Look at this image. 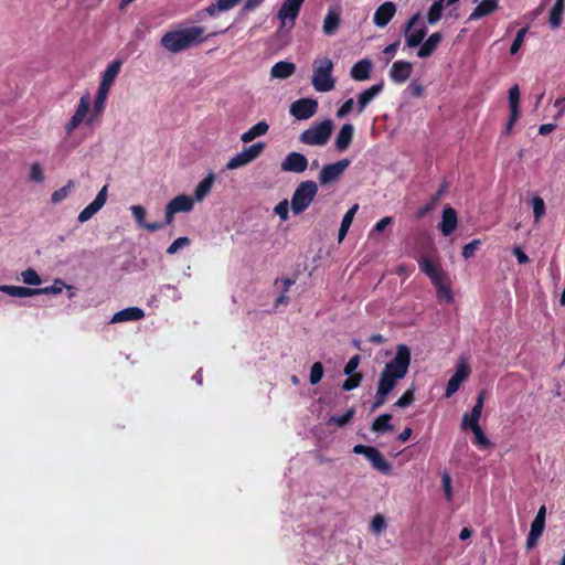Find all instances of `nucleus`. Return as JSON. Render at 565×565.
Here are the masks:
<instances>
[{
	"label": "nucleus",
	"mask_w": 565,
	"mask_h": 565,
	"mask_svg": "<svg viewBox=\"0 0 565 565\" xmlns=\"http://www.w3.org/2000/svg\"><path fill=\"white\" fill-rule=\"evenodd\" d=\"M268 129H269V125L266 121H264V120L259 121V122L255 124L254 126H252L247 131L242 134L241 140L244 143H248V142L253 141L254 139L266 135Z\"/></svg>",
	"instance_id": "obj_32"
},
{
	"label": "nucleus",
	"mask_w": 565,
	"mask_h": 565,
	"mask_svg": "<svg viewBox=\"0 0 565 565\" xmlns=\"http://www.w3.org/2000/svg\"><path fill=\"white\" fill-rule=\"evenodd\" d=\"M303 1L305 0H284L277 13V18L280 20L281 26H286L288 24L290 28L294 26Z\"/></svg>",
	"instance_id": "obj_9"
},
{
	"label": "nucleus",
	"mask_w": 565,
	"mask_h": 565,
	"mask_svg": "<svg viewBox=\"0 0 565 565\" xmlns=\"http://www.w3.org/2000/svg\"><path fill=\"white\" fill-rule=\"evenodd\" d=\"M203 26H190L181 30L166 32L160 43L170 53H179L191 49L206 40Z\"/></svg>",
	"instance_id": "obj_2"
},
{
	"label": "nucleus",
	"mask_w": 565,
	"mask_h": 565,
	"mask_svg": "<svg viewBox=\"0 0 565 565\" xmlns=\"http://www.w3.org/2000/svg\"><path fill=\"white\" fill-rule=\"evenodd\" d=\"M354 414H355V409L353 407H351L344 414H342L340 416H332L329 419V424H335L339 427H343L352 420Z\"/></svg>",
	"instance_id": "obj_44"
},
{
	"label": "nucleus",
	"mask_w": 565,
	"mask_h": 565,
	"mask_svg": "<svg viewBox=\"0 0 565 565\" xmlns=\"http://www.w3.org/2000/svg\"><path fill=\"white\" fill-rule=\"evenodd\" d=\"M318 109L317 100L312 98H300L290 106V114L298 120H306L312 117Z\"/></svg>",
	"instance_id": "obj_10"
},
{
	"label": "nucleus",
	"mask_w": 565,
	"mask_h": 565,
	"mask_svg": "<svg viewBox=\"0 0 565 565\" xmlns=\"http://www.w3.org/2000/svg\"><path fill=\"white\" fill-rule=\"evenodd\" d=\"M308 159L300 152H289L281 162V170L286 172L302 173L308 168Z\"/></svg>",
	"instance_id": "obj_11"
},
{
	"label": "nucleus",
	"mask_w": 565,
	"mask_h": 565,
	"mask_svg": "<svg viewBox=\"0 0 565 565\" xmlns=\"http://www.w3.org/2000/svg\"><path fill=\"white\" fill-rule=\"evenodd\" d=\"M145 317V312L142 309L138 307H129L125 308L118 312H116L111 319L110 323H119L126 321H137Z\"/></svg>",
	"instance_id": "obj_22"
},
{
	"label": "nucleus",
	"mask_w": 565,
	"mask_h": 565,
	"mask_svg": "<svg viewBox=\"0 0 565 565\" xmlns=\"http://www.w3.org/2000/svg\"><path fill=\"white\" fill-rule=\"evenodd\" d=\"M351 164V160L348 158L341 159L334 163L326 164L322 167L319 173V182L321 185L330 184L343 174V172Z\"/></svg>",
	"instance_id": "obj_8"
},
{
	"label": "nucleus",
	"mask_w": 565,
	"mask_h": 565,
	"mask_svg": "<svg viewBox=\"0 0 565 565\" xmlns=\"http://www.w3.org/2000/svg\"><path fill=\"white\" fill-rule=\"evenodd\" d=\"M359 210V204H354L352 205L348 211L347 213L344 214L343 218H342V222L341 224L343 225H347V226H351L352 222H353V218H354V215L355 213L358 212Z\"/></svg>",
	"instance_id": "obj_59"
},
{
	"label": "nucleus",
	"mask_w": 565,
	"mask_h": 565,
	"mask_svg": "<svg viewBox=\"0 0 565 565\" xmlns=\"http://www.w3.org/2000/svg\"><path fill=\"white\" fill-rule=\"evenodd\" d=\"M191 243L190 238L186 236L178 237L172 244L167 248V253L172 255L175 254L180 248L189 246Z\"/></svg>",
	"instance_id": "obj_50"
},
{
	"label": "nucleus",
	"mask_w": 565,
	"mask_h": 565,
	"mask_svg": "<svg viewBox=\"0 0 565 565\" xmlns=\"http://www.w3.org/2000/svg\"><path fill=\"white\" fill-rule=\"evenodd\" d=\"M318 184L312 180L302 181L295 189L290 201L294 215L302 214L318 194Z\"/></svg>",
	"instance_id": "obj_3"
},
{
	"label": "nucleus",
	"mask_w": 565,
	"mask_h": 565,
	"mask_svg": "<svg viewBox=\"0 0 565 565\" xmlns=\"http://www.w3.org/2000/svg\"><path fill=\"white\" fill-rule=\"evenodd\" d=\"M371 531L375 534L381 533L386 527L385 518L382 514H376L371 521Z\"/></svg>",
	"instance_id": "obj_51"
},
{
	"label": "nucleus",
	"mask_w": 565,
	"mask_h": 565,
	"mask_svg": "<svg viewBox=\"0 0 565 565\" xmlns=\"http://www.w3.org/2000/svg\"><path fill=\"white\" fill-rule=\"evenodd\" d=\"M360 355H353L349 361L348 363L345 364L344 366V374L345 375H351V374H355V370L358 369L359 364H360Z\"/></svg>",
	"instance_id": "obj_58"
},
{
	"label": "nucleus",
	"mask_w": 565,
	"mask_h": 565,
	"mask_svg": "<svg viewBox=\"0 0 565 565\" xmlns=\"http://www.w3.org/2000/svg\"><path fill=\"white\" fill-rule=\"evenodd\" d=\"M296 72V65L292 62L279 61L273 65L270 76L273 78L286 79Z\"/></svg>",
	"instance_id": "obj_30"
},
{
	"label": "nucleus",
	"mask_w": 565,
	"mask_h": 565,
	"mask_svg": "<svg viewBox=\"0 0 565 565\" xmlns=\"http://www.w3.org/2000/svg\"><path fill=\"white\" fill-rule=\"evenodd\" d=\"M323 376V364L315 362L310 369L309 382L311 385L318 384Z\"/></svg>",
	"instance_id": "obj_45"
},
{
	"label": "nucleus",
	"mask_w": 565,
	"mask_h": 565,
	"mask_svg": "<svg viewBox=\"0 0 565 565\" xmlns=\"http://www.w3.org/2000/svg\"><path fill=\"white\" fill-rule=\"evenodd\" d=\"M396 13V6L392 1L382 3L374 12L373 22L379 28H385Z\"/></svg>",
	"instance_id": "obj_16"
},
{
	"label": "nucleus",
	"mask_w": 565,
	"mask_h": 565,
	"mask_svg": "<svg viewBox=\"0 0 565 565\" xmlns=\"http://www.w3.org/2000/svg\"><path fill=\"white\" fill-rule=\"evenodd\" d=\"M527 31H529L527 26H524L518 31V33L511 44V47H510L511 55H514L519 52L520 47L522 46V44L524 42V38H525V34Z\"/></svg>",
	"instance_id": "obj_47"
},
{
	"label": "nucleus",
	"mask_w": 565,
	"mask_h": 565,
	"mask_svg": "<svg viewBox=\"0 0 565 565\" xmlns=\"http://www.w3.org/2000/svg\"><path fill=\"white\" fill-rule=\"evenodd\" d=\"M544 529H545V521H540V520L534 519L531 524L530 532L533 534H536L539 536H542Z\"/></svg>",
	"instance_id": "obj_63"
},
{
	"label": "nucleus",
	"mask_w": 565,
	"mask_h": 565,
	"mask_svg": "<svg viewBox=\"0 0 565 565\" xmlns=\"http://www.w3.org/2000/svg\"><path fill=\"white\" fill-rule=\"evenodd\" d=\"M470 374V367L465 362L457 365L455 374L449 379L445 395L446 397L452 396L460 387V384L468 379Z\"/></svg>",
	"instance_id": "obj_14"
},
{
	"label": "nucleus",
	"mask_w": 565,
	"mask_h": 565,
	"mask_svg": "<svg viewBox=\"0 0 565 565\" xmlns=\"http://www.w3.org/2000/svg\"><path fill=\"white\" fill-rule=\"evenodd\" d=\"M441 40L443 34L440 32H434L430 34L425 42H422L417 51V56L420 58L429 57L436 51Z\"/></svg>",
	"instance_id": "obj_23"
},
{
	"label": "nucleus",
	"mask_w": 565,
	"mask_h": 565,
	"mask_svg": "<svg viewBox=\"0 0 565 565\" xmlns=\"http://www.w3.org/2000/svg\"><path fill=\"white\" fill-rule=\"evenodd\" d=\"M107 201V185H104L94 201L89 203L81 213L78 214V222L85 223L90 220L106 203Z\"/></svg>",
	"instance_id": "obj_13"
},
{
	"label": "nucleus",
	"mask_w": 565,
	"mask_h": 565,
	"mask_svg": "<svg viewBox=\"0 0 565 565\" xmlns=\"http://www.w3.org/2000/svg\"><path fill=\"white\" fill-rule=\"evenodd\" d=\"M90 108V96L89 94H85L81 97L78 106L76 108L74 117H77L83 122L84 119L87 117L88 111Z\"/></svg>",
	"instance_id": "obj_38"
},
{
	"label": "nucleus",
	"mask_w": 565,
	"mask_h": 565,
	"mask_svg": "<svg viewBox=\"0 0 565 565\" xmlns=\"http://www.w3.org/2000/svg\"><path fill=\"white\" fill-rule=\"evenodd\" d=\"M387 395L388 394L381 393V391L376 390L375 399L372 404V411H375V409L380 408L381 406H383L387 399Z\"/></svg>",
	"instance_id": "obj_62"
},
{
	"label": "nucleus",
	"mask_w": 565,
	"mask_h": 565,
	"mask_svg": "<svg viewBox=\"0 0 565 565\" xmlns=\"http://www.w3.org/2000/svg\"><path fill=\"white\" fill-rule=\"evenodd\" d=\"M469 429L473 433V436H475L473 444L476 446L483 448V449L489 448L491 446L489 438L484 435V433L480 426L472 427Z\"/></svg>",
	"instance_id": "obj_41"
},
{
	"label": "nucleus",
	"mask_w": 565,
	"mask_h": 565,
	"mask_svg": "<svg viewBox=\"0 0 565 565\" xmlns=\"http://www.w3.org/2000/svg\"><path fill=\"white\" fill-rule=\"evenodd\" d=\"M21 277L26 285H40L42 282L41 277L33 268L23 270Z\"/></svg>",
	"instance_id": "obj_48"
},
{
	"label": "nucleus",
	"mask_w": 565,
	"mask_h": 565,
	"mask_svg": "<svg viewBox=\"0 0 565 565\" xmlns=\"http://www.w3.org/2000/svg\"><path fill=\"white\" fill-rule=\"evenodd\" d=\"M444 9H445V0L434 1V3L430 6V8L427 12L428 23L431 25L436 24L440 20Z\"/></svg>",
	"instance_id": "obj_35"
},
{
	"label": "nucleus",
	"mask_w": 565,
	"mask_h": 565,
	"mask_svg": "<svg viewBox=\"0 0 565 565\" xmlns=\"http://www.w3.org/2000/svg\"><path fill=\"white\" fill-rule=\"evenodd\" d=\"M63 286H65L64 282L60 279H56L52 286H47L44 288H35V290H36V295H49V294L57 295V294L62 292Z\"/></svg>",
	"instance_id": "obj_49"
},
{
	"label": "nucleus",
	"mask_w": 565,
	"mask_h": 565,
	"mask_svg": "<svg viewBox=\"0 0 565 565\" xmlns=\"http://www.w3.org/2000/svg\"><path fill=\"white\" fill-rule=\"evenodd\" d=\"M392 415L391 414H382L375 418L372 423V430L375 433H386L393 430V426L391 425Z\"/></svg>",
	"instance_id": "obj_36"
},
{
	"label": "nucleus",
	"mask_w": 565,
	"mask_h": 565,
	"mask_svg": "<svg viewBox=\"0 0 565 565\" xmlns=\"http://www.w3.org/2000/svg\"><path fill=\"white\" fill-rule=\"evenodd\" d=\"M363 380L362 373H355L348 375V379L342 384L343 391H352L360 386L361 382Z\"/></svg>",
	"instance_id": "obj_46"
},
{
	"label": "nucleus",
	"mask_w": 565,
	"mask_h": 565,
	"mask_svg": "<svg viewBox=\"0 0 565 565\" xmlns=\"http://www.w3.org/2000/svg\"><path fill=\"white\" fill-rule=\"evenodd\" d=\"M108 94H109V90L98 87L97 94H96V97L94 100L93 114L89 117H87V119H86L87 125H92L94 122L95 118L104 111L105 106H106V100L108 98Z\"/></svg>",
	"instance_id": "obj_29"
},
{
	"label": "nucleus",
	"mask_w": 565,
	"mask_h": 565,
	"mask_svg": "<svg viewBox=\"0 0 565 565\" xmlns=\"http://www.w3.org/2000/svg\"><path fill=\"white\" fill-rule=\"evenodd\" d=\"M130 211H131V214H132L135 221L137 222V224L140 227H142L149 232H156L163 227V224L160 222H153V223L146 222L147 211L143 206L132 205V206H130Z\"/></svg>",
	"instance_id": "obj_21"
},
{
	"label": "nucleus",
	"mask_w": 565,
	"mask_h": 565,
	"mask_svg": "<svg viewBox=\"0 0 565 565\" xmlns=\"http://www.w3.org/2000/svg\"><path fill=\"white\" fill-rule=\"evenodd\" d=\"M415 401V387L412 386L395 402L394 406L399 408L408 407Z\"/></svg>",
	"instance_id": "obj_43"
},
{
	"label": "nucleus",
	"mask_w": 565,
	"mask_h": 565,
	"mask_svg": "<svg viewBox=\"0 0 565 565\" xmlns=\"http://www.w3.org/2000/svg\"><path fill=\"white\" fill-rule=\"evenodd\" d=\"M353 452L356 455H363L370 461L374 470L385 476L391 475L392 465L376 447L359 444L353 447Z\"/></svg>",
	"instance_id": "obj_7"
},
{
	"label": "nucleus",
	"mask_w": 565,
	"mask_h": 565,
	"mask_svg": "<svg viewBox=\"0 0 565 565\" xmlns=\"http://www.w3.org/2000/svg\"><path fill=\"white\" fill-rule=\"evenodd\" d=\"M332 72L333 63L329 57L315 61L311 82L317 92L326 93L334 88L335 81Z\"/></svg>",
	"instance_id": "obj_4"
},
{
	"label": "nucleus",
	"mask_w": 565,
	"mask_h": 565,
	"mask_svg": "<svg viewBox=\"0 0 565 565\" xmlns=\"http://www.w3.org/2000/svg\"><path fill=\"white\" fill-rule=\"evenodd\" d=\"M373 63L370 58L358 61L350 70V76L354 81H367L371 76Z\"/></svg>",
	"instance_id": "obj_20"
},
{
	"label": "nucleus",
	"mask_w": 565,
	"mask_h": 565,
	"mask_svg": "<svg viewBox=\"0 0 565 565\" xmlns=\"http://www.w3.org/2000/svg\"><path fill=\"white\" fill-rule=\"evenodd\" d=\"M0 291L4 292L12 297L25 298L32 297L36 295L35 288L23 287V286H11V285H1Z\"/></svg>",
	"instance_id": "obj_33"
},
{
	"label": "nucleus",
	"mask_w": 565,
	"mask_h": 565,
	"mask_svg": "<svg viewBox=\"0 0 565 565\" xmlns=\"http://www.w3.org/2000/svg\"><path fill=\"white\" fill-rule=\"evenodd\" d=\"M411 364V350L406 344H398L393 360L387 362L381 372L377 390L390 394L397 382L404 379Z\"/></svg>",
	"instance_id": "obj_1"
},
{
	"label": "nucleus",
	"mask_w": 565,
	"mask_h": 565,
	"mask_svg": "<svg viewBox=\"0 0 565 565\" xmlns=\"http://www.w3.org/2000/svg\"><path fill=\"white\" fill-rule=\"evenodd\" d=\"M418 264L420 270L429 277L433 284H439V280L444 278V270L441 267L434 263L429 257H420Z\"/></svg>",
	"instance_id": "obj_18"
},
{
	"label": "nucleus",
	"mask_w": 565,
	"mask_h": 565,
	"mask_svg": "<svg viewBox=\"0 0 565 565\" xmlns=\"http://www.w3.org/2000/svg\"><path fill=\"white\" fill-rule=\"evenodd\" d=\"M531 204L533 209L534 222L539 223L546 212L544 200L539 195H534L531 200Z\"/></svg>",
	"instance_id": "obj_37"
},
{
	"label": "nucleus",
	"mask_w": 565,
	"mask_h": 565,
	"mask_svg": "<svg viewBox=\"0 0 565 565\" xmlns=\"http://www.w3.org/2000/svg\"><path fill=\"white\" fill-rule=\"evenodd\" d=\"M383 88L384 83L380 82L361 92L358 96L359 113H362L367 104L371 103L372 99L383 90Z\"/></svg>",
	"instance_id": "obj_25"
},
{
	"label": "nucleus",
	"mask_w": 565,
	"mask_h": 565,
	"mask_svg": "<svg viewBox=\"0 0 565 565\" xmlns=\"http://www.w3.org/2000/svg\"><path fill=\"white\" fill-rule=\"evenodd\" d=\"M499 7V0H482L469 15V21L479 20L494 12Z\"/></svg>",
	"instance_id": "obj_26"
},
{
	"label": "nucleus",
	"mask_w": 565,
	"mask_h": 565,
	"mask_svg": "<svg viewBox=\"0 0 565 565\" xmlns=\"http://www.w3.org/2000/svg\"><path fill=\"white\" fill-rule=\"evenodd\" d=\"M483 403H484V392L481 391L476 398V403L471 409V412L468 414L466 413L462 417L461 422V429L467 430L472 427H479V420L482 414L483 409Z\"/></svg>",
	"instance_id": "obj_12"
},
{
	"label": "nucleus",
	"mask_w": 565,
	"mask_h": 565,
	"mask_svg": "<svg viewBox=\"0 0 565 565\" xmlns=\"http://www.w3.org/2000/svg\"><path fill=\"white\" fill-rule=\"evenodd\" d=\"M458 225L457 212L450 206H446L443 211L441 222L438 224L444 236L451 235Z\"/></svg>",
	"instance_id": "obj_17"
},
{
	"label": "nucleus",
	"mask_w": 565,
	"mask_h": 565,
	"mask_svg": "<svg viewBox=\"0 0 565 565\" xmlns=\"http://www.w3.org/2000/svg\"><path fill=\"white\" fill-rule=\"evenodd\" d=\"M399 44H401V41H399V40H397V41H395V42H393V43L388 44V45L383 50V53H384L385 55H387V56H388L387 62H390V60L395 55V53L397 52V49H398Z\"/></svg>",
	"instance_id": "obj_64"
},
{
	"label": "nucleus",
	"mask_w": 565,
	"mask_h": 565,
	"mask_svg": "<svg viewBox=\"0 0 565 565\" xmlns=\"http://www.w3.org/2000/svg\"><path fill=\"white\" fill-rule=\"evenodd\" d=\"M509 104L510 107H520V89L518 85H513L509 89Z\"/></svg>",
	"instance_id": "obj_56"
},
{
	"label": "nucleus",
	"mask_w": 565,
	"mask_h": 565,
	"mask_svg": "<svg viewBox=\"0 0 565 565\" xmlns=\"http://www.w3.org/2000/svg\"><path fill=\"white\" fill-rule=\"evenodd\" d=\"M30 178L32 181H35V182H42L44 180L43 170L38 162H34L31 164Z\"/></svg>",
	"instance_id": "obj_55"
},
{
	"label": "nucleus",
	"mask_w": 565,
	"mask_h": 565,
	"mask_svg": "<svg viewBox=\"0 0 565 565\" xmlns=\"http://www.w3.org/2000/svg\"><path fill=\"white\" fill-rule=\"evenodd\" d=\"M121 66H122L121 60H114L111 63H109L108 66L106 67V70L102 74V79H100L98 87L110 90L116 77L118 76V74L121 70Z\"/></svg>",
	"instance_id": "obj_19"
},
{
	"label": "nucleus",
	"mask_w": 565,
	"mask_h": 565,
	"mask_svg": "<svg viewBox=\"0 0 565 565\" xmlns=\"http://www.w3.org/2000/svg\"><path fill=\"white\" fill-rule=\"evenodd\" d=\"M248 163H250L249 159L246 157L244 151H241L230 159L226 163V169L235 170Z\"/></svg>",
	"instance_id": "obj_42"
},
{
	"label": "nucleus",
	"mask_w": 565,
	"mask_h": 565,
	"mask_svg": "<svg viewBox=\"0 0 565 565\" xmlns=\"http://www.w3.org/2000/svg\"><path fill=\"white\" fill-rule=\"evenodd\" d=\"M413 73V64L408 61H396L392 64L388 76L395 84L405 83Z\"/></svg>",
	"instance_id": "obj_15"
},
{
	"label": "nucleus",
	"mask_w": 565,
	"mask_h": 565,
	"mask_svg": "<svg viewBox=\"0 0 565 565\" xmlns=\"http://www.w3.org/2000/svg\"><path fill=\"white\" fill-rule=\"evenodd\" d=\"M333 127V121L331 119H326L318 125L310 126L308 129L303 130L299 136V141L308 146H324L328 143L332 135Z\"/></svg>",
	"instance_id": "obj_5"
},
{
	"label": "nucleus",
	"mask_w": 565,
	"mask_h": 565,
	"mask_svg": "<svg viewBox=\"0 0 565 565\" xmlns=\"http://www.w3.org/2000/svg\"><path fill=\"white\" fill-rule=\"evenodd\" d=\"M480 245H481L480 239H473L470 243L466 244L462 247V253H461L462 257L465 259L472 257L475 255L476 250L480 247Z\"/></svg>",
	"instance_id": "obj_52"
},
{
	"label": "nucleus",
	"mask_w": 565,
	"mask_h": 565,
	"mask_svg": "<svg viewBox=\"0 0 565 565\" xmlns=\"http://www.w3.org/2000/svg\"><path fill=\"white\" fill-rule=\"evenodd\" d=\"M393 217L385 216L381 218L372 228V233H380L386 228L390 224H392Z\"/></svg>",
	"instance_id": "obj_61"
},
{
	"label": "nucleus",
	"mask_w": 565,
	"mask_h": 565,
	"mask_svg": "<svg viewBox=\"0 0 565 565\" xmlns=\"http://www.w3.org/2000/svg\"><path fill=\"white\" fill-rule=\"evenodd\" d=\"M194 200L185 194H180L173 198L167 205H169L175 213L190 212L193 209Z\"/></svg>",
	"instance_id": "obj_31"
},
{
	"label": "nucleus",
	"mask_w": 565,
	"mask_h": 565,
	"mask_svg": "<svg viewBox=\"0 0 565 565\" xmlns=\"http://www.w3.org/2000/svg\"><path fill=\"white\" fill-rule=\"evenodd\" d=\"M74 181L70 180L66 185L54 191L51 195L52 203L56 204L65 200L68 196L71 190L74 188Z\"/></svg>",
	"instance_id": "obj_39"
},
{
	"label": "nucleus",
	"mask_w": 565,
	"mask_h": 565,
	"mask_svg": "<svg viewBox=\"0 0 565 565\" xmlns=\"http://www.w3.org/2000/svg\"><path fill=\"white\" fill-rule=\"evenodd\" d=\"M275 213L282 220L286 221L288 218V202L287 200L279 202L275 206Z\"/></svg>",
	"instance_id": "obj_60"
},
{
	"label": "nucleus",
	"mask_w": 565,
	"mask_h": 565,
	"mask_svg": "<svg viewBox=\"0 0 565 565\" xmlns=\"http://www.w3.org/2000/svg\"><path fill=\"white\" fill-rule=\"evenodd\" d=\"M441 483H443V489H444L446 500L451 501L452 500L451 477L448 472L443 473Z\"/></svg>",
	"instance_id": "obj_53"
},
{
	"label": "nucleus",
	"mask_w": 565,
	"mask_h": 565,
	"mask_svg": "<svg viewBox=\"0 0 565 565\" xmlns=\"http://www.w3.org/2000/svg\"><path fill=\"white\" fill-rule=\"evenodd\" d=\"M565 0H556L548 15V23L552 29H558L562 24Z\"/></svg>",
	"instance_id": "obj_34"
},
{
	"label": "nucleus",
	"mask_w": 565,
	"mask_h": 565,
	"mask_svg": "<svg viewBox=\"0 0 565 565\" xmlns=\"http://www.w3.org/2000/svg\"><path fill=\"white\" fill-rule=\"evenodd\" d=\"M353 105H354V102L352 98H349L348 100H345L340 106V108L337 110V117L344 118L345 116H348L351 113V110L353 109Z\"/></svg>",
	"instance_id": "obj_57"
},
{
	"label": "nucleus",
	"mask_w": 565,
	"mask_h": 565,
	"mask_svg": "<svg viewBox=\"0 0 565 565\" xmlns=\"http://www.w3.org/2000/svg\"><path fill=\"white\" fill-rule=\"evenodd\" d=\"M265 147H266L265 142L258 141L256 143H253L249 147L244 148L243 151L245 152L246 157L252 162L255 159H257L264 152Z\"/></svg>",
	"instance_id": "obj_40"
},
{
	"label": "nucleus",
	"mask_w": 565,
	"mask_h": 565,
	"mask_svg": "<svg viewBox=\"0 0 565 565\" xmlns=\"http://www.w3.org/2000/svg\"><path fill=\"white\" fill-rule=\"evenodd\" d=\"M215 181V174L210 172L194 189L193 200L201 202L203 201L212 190Z\"/></svg>",
	"instance_id": "obj_28"
},
{
	"label": "nucleus",
	"mask_w": 565,
	"mask_h": 565,
	"mask_svg": "<svg viewBox=\"0 0 565 565\" xmlns=\"http://www.w3.org/2000/svg\"><path fill=\"white\" fill-rule=\"evenodd\" d=\"M341 23L340 12L337 9H329L323 20L322 31L326 35H333Z\"/></svg>",
	"instance_id": "obj_27"
},
{
	"label": "nucleus",
	"mask_w": 565,
	"mask_h": 565,
	"mask_svg": "<svg viewBox=\"0 0 565 565\" xmlns=\"http://www.w3.org/2000/svg\"><path fill=\"white\" fill-rule=\"evenodd\" d=\"M420 21L422 14L417 12L414 13L403 26L406 46L409 49L420 45L427 35V28L424 24L418 25Z\"/></svg>",
	"instance_id": "obj_6"
},
{
	"label": "nucleus",
	"mask_w": 565,
	"mask_h": 565,
	"mask_svg": "<svg viewBox=\"0 0 565 565\" xmlns=\"http://www.w3.org/2000/svg\"><path fill=\"white\" fill-rule=\"evenodd\" d=\"M354 127L352 124H344L335 138V148L338 151L347 150L353 139Z\"/></svg>",
	"instance_id": "obj_24"
},
{
	"label": "nucleus",
	"mask_w": 565,
	"mask_h": 565,
	"mask_svg": "<svg viewBox=\"0 0 565 565\" xmlns=\"http://www.w3.org/2000/svg\"><path fill=\"white\" fill-rule=\"evenodd\" d=\"M434 285L437 288V294L439 298L445 299L447 302L452 301L451 289L448 286L444 285L443 279L439 280V284Z\"/></svg>",
	"instance_id": "obj_54"
}]
</instances>
